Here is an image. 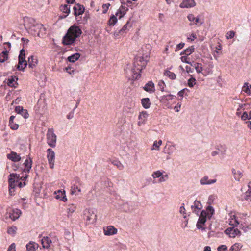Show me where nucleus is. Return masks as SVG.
I'll return each mask as SVG.
<instances>
[{
  "label": "nucleus",
  "instance_id": "1",
  "mask_svg": "<svg viewBox=\"0 0 251 251\" xmlns=\"http://www.w3.org/2000/svg\"><path fill=\"white\" fill-rule=\"evenodd\" d=\"M24 22L25 28L31 35L41 37L46 34V28L43 25L36 23L33 18L25 17L24 18Z\"/></svg>",
  "mask_w": 251,
  "mask_h": 251
},
{
  "label": "nucleus",
  "instance_id": "2",
  "mask_svg": "<svg viewBox=\"0 0 251 251\" xmlns=\"http://www.w3.org/2000/svg\"><path fill=\"white\" fill-rule=\"evenodd\" d=\"M82 33V30L79 27L74 25L68 29L67 33L64 36L62 44L64 45H72Z\"/></svg>",
  "mask_w": 251,
  "mask_h": 251
},
{
  "label": "nucleus",
  "instance_id": "3",
  "mask_svg": "<svg viewBox=\"0 0 251 251\" xmlns=\"http://www.w3.org/2000/svg\"><path fill=\"white\" fill-rule=\"evenodd\" d=\"M147 56L146 58L139 56L135 58L134 62V66L131 70V73L133 75V79H138L141 76V71L144 69L147 64Z\"/></svg>",
  "mask_w": 251,
  "mask_h": 251
},
{
  "label": "nucleus",
  "instance_id": "4",
  "mask_svg": "<svg viewBox=\"0 0 251 251\" xmlns=\"http://www.w3.org/2000/svg\"><path fill=\"white\" fill-rule=\"evenodd\" d=\"M84 219L88 224L94 223L97 219V215L94 210L91 209H86L84 213Z\"/></svg>",
  "mask_w": 251,
  "mask_h": 251
},
{
  "label": "nucleus",
  "instance_id": "5",
  "mask_svg": "<svg viewBox=\"0 0 251 251\" xmlns=\"http://www.w3.org/2000/svg\"><path fill=\"white\" fill-rule=\"evenodd\" d=\"M21 179L22 177L19 175L16 174H11L9 175V178L8 179L9 182V194L12 195V190L14 189L17 185L16 182H17V179Z\"/></svg>",
  "mask_w": 251,
  "mask_h": 251
},
{
  "label": "nucleus",
  "instance_id": "6",
  "mask_svg": "<svg viewBox=\"0 0 251 251\" xmlns=\"http://www.w3.org/2000/svg\"><path fill=\"white\" fill-rule=\"evenodd\" d=\"M47 140L48 144L50 147H55L56 143V136L54 133L52 128L49 129L47 133Z\"/></svg>",
  "mask_w": 251,
  "mask_h": 251
},
{
  "label": "nucleus",
  "instance_id": "7",
  "mask_svg": "<svg viewBox=\"0 0 251 251\" xmlns=\"http://www.w3.org/2000/svg\"><path fill=\"white\" fill-rule=\"evenodd\" d=\"M208 214L206 213V211L205 210H202L199 215V217L198 219V221L197 222L196 226L198 229L204 230L205 228L203 227L201 225H204L207 218H208Z\"/></svg>",
  "mask_w": 251,
  "mask_h": 251
},
{
  "label": "nucleus",
  "instance_id": "8",
  "mask_svg": "<svg viewBox=\"0 0 251 251\" xmlns=\"http://www.w3.org/2000/svg\"><path fill=\"white\" fill-rule=\"evenodd\" d=\"M48 153L47 158L50 165V167L51 169L54 168V160H55V152L50 148L47 150Z\"/></svg>",
  "mask_w": 251,
  "mask_h": 251
},
{
  "label": "nucleus",
  "instance_id": "9",
  "mask_svg": "<svg viewBox=\"0 0 251 251\" xmlns=\"http://www.w3.org/2000/svg\"><path fill=\"white\" fill-rule=\"evenodd\" d=\"M132 26V24L130 22H127L123 27L118 31L114 32V36L115 37H118L120 35H123L127 31L129 30V28Z\"/></svg>",
  "mask_w": 251,
  "mask_h": 251
},
{
  "label": "nucleus",
  "instance_id": "10",
  "mask_svg": "<svg viewBox=\"0 0 251 251\" xmlns=\"http://www.w3.org/2000/svg\"><path fill=\"white\" fill-rule=\"evenodd\" d=\"M225 232L231 238H234L236 236L241 234L240 231L237 228H235L234 227L226 229Z\"/></svg>",
  "mask_w": 251,
  "mask_h": 251
},
{
  "label": "nucleus",
  "instance_id": "11",
  "mask_svg": "<svg viewBox=\"0 0 251 251\" xmlns=\"http://www.w3.org/2000/svg\"><path fill=\"white\" fill-rule=\"evenodd\" d=\"M27 66V62L25 60V57L19 56V62L17 68L20 71H24Z\"/></svg>",
  "mask_w": 251,
  "mask_h": 251
},
{
  "label": "nucleus",
  "instance_id": "12",
  "mask_svg": "<svg viewBox=\"0 0 251 251\" xmlns=\"http://www.w3.org/2000/svg\"><path fill=\"white\" fill-rule=\"evenodd\" d=\"M103 231L104 234L107 236L113 235L117 233V229L112 226L103 227Z\"/></svg>",
  "mask_w": 251,
  "mask_h": 251
},
{
  "label": "nucleus",
  "instance_id": "13",
  "mask_svg": "<svg viewBox=\"0 0 251 251\" xmlns=\"http://www.w3.org/2000/svg\"><path fill=\"white\" fill-rule=\"evenodd\" d=\"M148 117V114L146 111H142L140 113L138 116L139 121L138 122V126H141L145 124L147 119Z\"/></svg>",
  "mask_w": 251,
  "mask_h": 251
},
{
  "label": "nucleus",
  "instance_id": "14",
  "mask_svg": "<svg viewBox=\"0 0 251 251\" xmlns=\"http://www.w3.org/2000/svg\"><path fill=\"white\" fill-rule=\"evenodd\" d=\"M38 60L36 56H30L28 58L27 65L30 68L33 69L38 64Z\"/></svg>",
  "mask_w": 251,
  "mask_h": 251
},
{
  "label": "nucleus",
  "instance_id": "15",
  "mask_svg": "<svg viewBox=\"0 0 251 251\" xmlns=\"http://www.w3.org/2000/svg\"><path fill=\"white\" fill-rule=\"evenodd\" d=\"M84 7L80 4H77L73 7L74 15L75 16L82 15L84 13Z\"/></svg>",
  "mask_w": 251,
  "mask_h": 251
},
{
  "label": "nucleus",
  "instance_id": "16",
  "mask_svg": "<svg viewBox=\"0 0 251 251\" xmlns=\"http://www.w3.org/2000/svg\"><path fill=\"white\" fill-rule=\"evenodd\" d=\"M196 5V3L194 0H183L182 3L180 4L181 8H191L194 7Z\"/></svg>",
  "mask_w": 251,
  "mask_h": 251
},
{
  "label": "nucleus",
  "instance_id": "17",
  "mask_svg": "<svg viewBox=\"0 0 251 251\" xmlns=\"http://www.w3.org/2000/svg\"><path fill=\"white\" fill-rule=\"evenodd\" d=\"M9 218H10L13 221H15L17 219L21 214L20 210L18 209H15L12 210V212H9L7 213Z\"/></svg>",
  "mask_w": 251,
  "mask_h": 251
},
{
  "label": "nucleus",
  "instance_id": "18",
  "mask_svg": "<svg viewBox=\"0 0 251 251\" xmlns=\"http://www.w3.org/2000/svg\"><path fill=\"white\" fill-rule=\"evenodd\" d=\"M60 9L63 13L66 14V15L60 16V18H65L70 12V6L67 4L62 5L60 7Z\"/></svg>",
  "mask_w": 251,
  "mask_h": 251
},
{
  "label": "nucleus",
  "instance_id": "19",
  "mask_svg": "<svg viewBox=\"0 0 251 251\" xmlns=\"http://www.w3.org/2000/svg\"><path fill=\"white\" fill-rule=\"evenodd\" d=\"M7 157L9 160H12L13 162H18L21 160V157L20 155L18 154L16 152L11 151V152L7 155Z\"/></svg>",
  "mask_w": 251,
  "mask_h": 251
},
{
  "label": "nucleus",
  "instance_id": "20",
  "mask_svg": "<svg viewBox=\"0 0 251 251\" xmlns=\"http://www.w3.org/2000/svg\"><path fill=\"white\" fill-rule=\"evenodd\" d=\"M143 89L146 92L153 93L155 91L154 83L151 81H149L145 84Z\"/></svg>",
  "mask_w": 251,
  "mask_h": 251
},
{
  "label": "nucleus",
  "instance_id": "21",
  "mask_svg": "<svg viewBox=\"0 0 251 251\" xmlns=\"http://www.w3.org/2000/svg\"><path fill=\"white\" fill-rule=\"evenodd\" d=\"M216 181V179L209 180L208 176H204L200 179V183L202 185H210L215 183Z\"/></svg>",
  "mask_w": 251,
  "mask_h": 251
},
{
  "label": "nucleus",
  "instance_id": "22",
  "mask_svg": "<svg viewBox=\"0 0 251 251\" xmlns=\"http://www.w3.org/2000/svg\"><path fill=\"white\" fill-rule=\"evenodd\" d=\"M24 165L25 166V169L24 170V172H29L32 167V158L30 157H29L28 159H26L24 163Z\"/></svg>",
  "mask_w": 251,
  "mask_h": 251
},
{
  "label": "nucleus",
  "instance_id": "23",
  "mask_svg": "<svg viewBox=\"0 0 251 251\" xmlns=\"http://www.w3.org/2000/svg\"><path fill=\"white\" fill-rule=\"evenodd\" d=\"M18 78L16 76H11L7 80V84L8 86L11 87L16 88L17 85V80Z\"/></svg>",
  "mask_w": 251,
  "mask_h": 251
},
{
  "label": "nucleus",
  "instance_id": "24",
  "mask_svg": "<svg viewBox=\"0 0 251 251\" xmlns=\"http://www.w3.org/2000/svg\"><path fill=\"white\" fill-rule=\"evenodd\" d=\"M128 10V9L127 6L121 5L116 13V15L117 16L118 14H120L121 15L119 17V18L120 19L125 15Z\"/></svg>",
  "mask_w": 251,
  "mask_h": 251
},
{
  "label": "nucleus",
  "instance_id": "25",
  "mask_svg": "<svg viewBox=\"0 0 251 251\" xmlns=\"http://www.w3.org/2000/svg\"><path fill=\"white\" fill-rule=\"evenodd\" d=\"M229 215L230 216L229 222V224L230 225L233 226H236L240 224L238 218L234 214L233 215L231 213H230Z\"/></svg>",
  "mask_w": 251,
  "mask_h": 251
},
{
  "label": "nucleus",
  "instance_id": "26",
  "mask_svg": "<svg viewBox=\"0 0 251 251\" xmlns=\"http://www.w3.org/2000/svg\"><path fill=\"white\" fill-rule=\"evenodd\" d=\"M232 172L235 180L239 181L243 176V173L239 170H236L235 169H233Z\"/></svg>",
  "mask_w": 251,
  "mask_h": 251
},
{
  "label": "nucleus",
  "instance_id": "27",
  "mask_svg": "<svg viewBox=\"0 0 251 251\" xmlns=\"http://www.w3.org/2000/svg\"><path fill=\"white\" fill-rule=\"evenodd\" d=\"M51 243V240L48 237H44L41 239V243L43 248L48 249L50 246V244Z\"/></svg>",
  "mask_w": 251,
  "mask_h": 251
},
{
  "label": "nucleus",
  "instance_id": "28",
  "mask_svg": "<svg viewBox=\"0 0 251 251\" xmlns=\"http://www.w3.org/2000/svg\"><path fill=\"white\" fill-rule=\"evenodd\" d=\"M191 66H192L193 68H195L196 69V72L198 73H201L203 70V68L202 67V64L201 63H199L197 62H195L194 61L191 62V63L190 64Z\"/></svg>",
  "mask_w": 251,
  "mask_h": 251
},
{
  "label": "nucleus",
  "instance_id": "29",
  "mask_svg": "<svg viewBox=\"0 0 251 251\" xmlns=\"http://www.w3.org/2000/svg\"><path fill=\"white\" fill-rule=\"evenodd\" d=\"M80 54L79 53H75L67 58V60L70 62L74 63L75 61L79 59Z\"/></svg>",
  "mask_w": 251,
  "mask_h": 251
},
{
  "label": "nucleus",
  "instance_id": "30",
  "mask_svg": "<svg viewBox=\"0 0 251 251\" xmlns=\"http://www.w3.org/2000/svg\"><path fill=\"white\" fill-rule=\"evenodd\" d=\"M79 186L78 185L73 184L71 188V194L77 195L78 193L81 192V189L79 187Z\"/></svg>",
  "mask_w": 251,
  "mask_h": 251
},
{
  "label": "nucleus",
  "instance_id": "31",
  "mask_svg": "<svg viewBox=\"0 0 251 251\" xmlns=\"http://www.w3.org/2000/svg\"><path fill=\"white\" fill-rule=\"evenodd\" d=\"M141 103L143 107L145 109H148L151 104L150 99L148 98H143L141 100Z\"/></svg>",
  "mask_w": 251,
  "mask_h": 251
},
{
  "label": "nucleus",
  "instance_id": "32",
  "mask_svg": "<svg viewBox=\"0 0 251 251\" xmlns=\"http://www.w3.org/2000/svg\"><path fill=\"white\" fill-rule=\"evenodd\" d=\"M14 116H11L9 118V126H10V128L13 130H16L18 128L19 125L17 124L13 123V120H14L15 118Z\"/></svg>",
  "mask_w": 251,
  "mask_h": 251
},
{
  "label": "nucleus",
  "instance_id": "33",
  "mask_svg": "<svg viewBox=\"0 0 251 251\" xmlns=\"http://www.w3.org/2000/svg\"><path fill=\"white\" fill-rule=\"evenodd\" d=\"M8 51L5 48V50L0 54V62H4L8 58Z\"/></svg>",
  "mask_w": 251,
  "mask_h": 251
},
{
  "label": "nucleus",
  "instance_id": "34",
  "mask_svg": "<svg viewBox=\"0 0 251 251\" xmlns=\"http://www.w3.org/2000/svg\"><path fill=\"white\" fill-rule=\"evenodd\" d=\"M205 211H206L208 214V219H210L215 212L214 208L211 205H208Z\"/></svg>",
  "mask_w": 251,
  "mask_h": 251
},
{
  "label": "nucleus",
  "instance_id": "35",
  "mask_svg": "<svg viewBox=\"0 0 251 251\" xmlns=\"http://www.w3.org/2000/svg\"><path fill=\"white\" fill-rule=\"evenodd\" d=\"M248 190L246 192L244 195V198L247 201H251V184L250 183L248 185Z\"/></svg>",
  "mask_w": 251,
  "mask_h": 251
},
{
  "label": "nucleus",
  "instance_id": "36",
  "mask_svg": "<svg viewBox=\"0 0 251 251\" xmlns=\"http://www.w3.org/2000/svg\"><path fill=\"white\" fill-rule=\"evenodd\" d=\"M195 50V48L194 46H191L189 48L186 49L183 51V53H184L186 55H189L191 54Z\"/></svg>",
  "mask_w": 251,
  "mask_h": 251
},
{
  "label": "nucleus",
  "instance_id": "37",
  "mask_svg": "<svg viewBox=\"0 0 251 251\" xmlns=\"http://www.w3.org/2000/svg\"><path fill=\"white\" fill-rule=\"evenodd\" d=\"M164 74L165 75L168 76L169 78L172 80L175 79L176 78V75L174 73L168 70H166L164 72Z\"/></svg>",
  "mask_w": 251,
  "mask_h": 251
},
{
  "label": "nucleus",
  "instance_id": "38",
  "mask_svg": "<svg viewBox=\"0 0 251 251\" xmlns=\"http://www.w3.org/2000/svg\"><path fill=\"white\" fill-rule=\"evenodd\" d=\"M117 22V18L116 15H113L111 16L108 21V24L110 26H113Z\"/></svg>",
  "mask_w": 251,
  "mask_h": 251
},
{
  "label": "nucleus",
  "instance_id": "39",
  "mask_svg": "<svg viewBox=\"0 0 251 251\" xmlns=\"http://www.w3.org/2000/svg\"><path fill=\"white\" fill-rule=\"evenodd\" d=\"M202 206L200 201L195 200L194 202L193 205L191 206V209H193V208L196 209H202Z\"/></svg>",
  "mask_w": 251,
  "mask_h": 251
},
{
  "label": "nucleus",
  "instance_id": "40",
  "mask_svg": "<svg viewBox=\"0 0 251 251\" xmlns=\"http://www.w3.org/2000/svg\"><path fill=\"white\" fill-rule=\"evenodd\" d=\"M26 249L28 251H35L36 250V247L35 243L30 242L29 243H28L26 246Z\"/></svg>",
  "mask_w": 251,
  "mask_h": 251
},
{
  "label": "nucleus",
  "instance_id": "41",
  "mask_svg": "<svg viewBox=\"0 0 251 251\" xmlns=\"http://www.w3.org/2000/svg\"><path fill=\"white\" fill-rule=\"evenodd\" d=\"M76 209V206L74 204H70L68 205V207L67 208L68 214V215L70 214H72Z\"/></svg>",
  "mask_w": 251,
  "mask_h": 251
},
{
  "label": "nucleus",
  "instance_id": "42",
  "mask_svg": "<svg viewBox=\"0 0 251 251\" xmlns=\"http://www.w3.org/2000/svg\"><path fill=\"white\" fill-rule=\"evenodd\" d=\"M242 91L245 92L248 95H250L251 94V91L249 89V83L248 82H245L244 84L242 87Z\"/></svg>",
  "mask_w": 251,
  "mask_h": 251
},
{
  "label": "nucleus",
  "instance_id": "43",
  "mask_svg": "<svg viewBox=\"0 0 251 251\" xmlns=\"http://www.w3.org/2000/svg\"><path fill=\"white\" fill-rule=\"evenodd\" d=\"M196 83V80L193 76H192L188 81V85L190 87H193Z\"/></svg>",
  "mask_w": 251,
  "mask_h": 251
},
{
  "label": "nucleus",
  "instance_id": "44",
  "mask_svg": "<svg viewBox=\"0 0 251 251\" xmlns=\"http://www.w3.org/2000/svg\"><path fill=\"white\" fill-rule=\"evenodd\" d=\"M58 193L59 194H61V196H62V198L60 199L61 200H62L64 202H65L66 201H67V198L65 195V191H61V190H58Z\"/></svg>",
  "mask_w": 251,
  "mask_h": 251
},
{
  "label": "nucleus",
  "instance_id": "45",
  "mask_svg": "<svg viewBox=\"0 0 251 251\" xmlns=\"http://www.w3.org/2000/svg\"><path fill=\"white\" fill-rule=\"evenodd\" d=\"M112 164L116 166L120 170H122L124 168L123 164L119 161H114L112 162Z\"/></svg>",
  "mask_w": 251,
  "mask_h": 251
},
{
  "label": "nucleus",
  "instance_id": "46",
  "mask_svg": "<svg viewBox=\"0 0 251 251\" xmlns=\"http://www.w3.org/2000/svg\"><path fill=\"white\" fill-rule=\"evenodd\" d=\"M162 176V173L160 171H157L153 172L152 174V176L154 178L160 177Z\"/></svg>",
  "mask_w": 251,
  "mask_h": 251
},
{
  "label": "nucleus",
  "instance_id": "47",
  "mask_svg": "<svg viewBox=\"0 0 251 251\" xmlns=\"http://www.w3.org/2000/svg\"><path fill=\"white\" fill-rule=\"evenodd\" d=\"M195 21V23H194V24H195V25H197L198 24L199 25H202L204 23L203 20H200L198 17H196ZM193 25V24H192V23L190 24V25Z\"/></svg>",
  "mask_w": 251,
  "mask_h": 251
},
{
  "label": "nucleus",
  "instance_id": "48",
  "mask_svg": "<svg viewBox=\"0 0 251 251\" xmlns=\"http://www.w3.org/2000/svg\"><path fill=\"white\" fill-rule=\"evenodd\" d=\"M17 228L15 226H12L7 230V233L9 234H14L16 233Z\"/></svg>",
  "mask_w": 251,
  "mask_h": 251
},
{
  "label": "nucleus",
  "instance_id": "49",
  "mask_svg": "<svg viewBox=\"0 0 251 251\" xmlns=\"http://www.w3.org/2000/svg\"><path fill=\"white\" fill-rule=\"evenodd\" d=\"M25 119H26L29 117V114L26 109H23L21 113H20Z\"/></svg>",
  "mask_w": 251,
  "mask_h": 251
},
{
  "label": "nucleus",
  "instance_id": "50",
  "mask_svg": "<svg viewBox=\"0 0 251 251\" xmlns=\"http://www.w3.org/2000/svg\"><path fill=\"white\" fill-rule=\"evenodd\" d=\"M218 251H228L227 247L225 245H221L217 248Z\"/></svg>",
  "mask_w": 251,
  "mask_h": 251
},
{
  "label": "nucleus",
  "instance_id": "51",
  "mask_svg": "<svg viewBox=\"0 0 251 251\" xmlns=\"http://www.w3.org/2000/svg\"><path fill=\"white\" fill-rule=\"evenodd\" d=\"M158 85L160 90L163 92L164 91V87L166 86L165 82L163 80H161L158 82Z\"/></svg>",
  "mask_w": 251,
  "mask_h": 251
},
{
  "label": "nucleus",
  "instance_id": "52",
  "mask_svg": "<svg viewBox=\"0 0 251 251\" xmlns=\"http://www.w3.org/2000/svg\"><path fill=\"white\" fill-rule=\"evenodd\" d=\"M110 6V3H106V4H103L102 6L103 8V11L102 13L103 14H105L107 13L108 9Z\"/></svg>",
  "mask_w": 251,
  "mask_h": 251
},
{
  "label": "nucleus",
  "instance_id": "53",
  "mask_svg": "<svg viewBox=\"0 0 251 251\" xmlns=\"http://www.w3.org/2000/svg\"><path fill=\"white\" fill-rule=\"evenodd\" d=\"M185 45V43L181 42L180 43L177 45L176 48L175 50L176 52L178 51L180 49L183 48Z\"/></svg>",
  "mask_w": 251,
  "mask_h": 251
},
{
  "label": "nucleus",
  "instance_id": "54",
  "mask_svg": "<svg viewBox=\"0 0 251 251\" xmlns=\"http://www.w3.org/2000/svg\"><path fill=\"white\" fill-rule=\"evenodd\" d=\"M235 33L233 31H230L229 32H228L226 34V38L227 39H232L235 36Z\"/></svg>",
  "mask_w": 251,
  "mask_h": 251
},
{
  "label": "nucleus",
  "instance_id": "55",
  "mask_svg": "<svg viewBox=\"0 0 251 251\" xmlns=\"http://www.w3.org/2000/svg\"><path fill=\"white\" fill-rule=\"evenodd\" d=\"M73 182H74V184H75L78 185H81L82 184L80 179L78 177H75L73 180Z\"/></svg>",
  "mask_w": 251,
  "mask_h": 251
},
{
  "label": "nucleus",
  "instance_id": "56",
  "mask_svg": "<svg viewBox=\"0 0 251 251\" xmlns=\"http://www.w3.org/2000/svg\"><path fill=\"white\" fill-rule=\"evenodd\" d=\"M168 179V175L162 176L159 179V182L161 183V182H164Z\"/></svg>",
  "mask_w": 251,
  "mask_h": 251
},
{
  "label": "nucleus",
  "instance_id": "57",
  "mask_svg": "<svg viewBox=\"0 0 251 251\" xmlns=\"http://www.w3.org/2000/svg\"><path fill=\"white\" fill-rule=\"evenodd\" d=\"M241 119L244 121L249 119V114L248 115L247 112H244L241 116Z\"/></svg>",
  "mask_w": 251,
  "mask_h": 251
},
{
  "label": "nucleus",
  "instance_id": "58",
  "mask_svg": "<svg viewBox=\"0 0 251 251\" xmlns=\"http://www.w3.org/2000/svg\"><path fill=\"white\" fill-rule=\"evenodd\" d=\"M161 144H162L161 140H159L158 142L157 141H155L153 143V146L155 147V148L158 149L159 148V146L161 145Z\"/></svg>",
  "mask_w": 251,
  "mask_h": 251
},
{
  "label": "nucleus",
  "instance_id": "59",
  "mask_svg": "<svg viewBox=\"0 0 251 251\" xmlns=\"http://www.w3.org/2000/svg\"><path fill=\"white\" fill-rule=\"evenodd\" d=\"M23 109L24 108L22 106H17L15 107V111L17 114H20V113H21V112Z\"/></svg>",
  "mask_w": 251,
  "mask_h": 251
},
{
  "label": "nucleus",
  "instance_id": "60",
  "mask_svg": "<svg viewBox=\"0 0 251 251\" xmlns=\"http://www.w3.org/2000/svg\"><path fill=\"white\" fill-rule=\"evenodd\" d=\"M180 59L182 62L186 63L187 64H190V63H191V62L189 61L188 60V58L186 56H182Z\"/></svg>",
  "mask_w": 251,
  "mask_h": 251
},
{
  "label": "nucleus",
  "instance_id": "61",
  "mask_svg": "<svg viewBox=\"0 0 251 251\" xmlns=\"http://www.w3.org/2000/svg\"><path fill=\"white\" fill-rule=\"evenodd\" d=\"M15 247L16 246L14 243L11 244L8 247L7 251H16Z\"/></svg>",
  "mask_w": 251,
  "mask_h": 251
},
{
  "label": "nucleus",
  "instance_id": "62",
  "mask_svg": "<svg viewBox=\"0 0 251 251\" xmlns=\"http://www.w3.org/2000/svg\"><path fill=\"white\" fill-rule=\"evenodd\" d=\"M187 18L188 20L191 22H194L195 20L196 17L192 14H190L188 15Z\"/></svg>",
  "mask_w": 251,
  "mask_h": 251
},
{
  "label": "nucleus",
  "instance_id": "63",
  "mask_svg": "<svg viewBox=\"0 0 251 251\" xmlns=\"http://www.w3.org/2000/svg\"><path fill=\"white\" fill-rule=\"evenodd\" d=\"M186 71L188 73H192L194 72V68L190 66H186L185 67Z\"/></svg>",
  "mask_w": 251,
  "mask_h": 251
},
{
  "label": "nucleus",
  "instance_id": "64",
  "mask_svg": "<svg viewBox=\"0 0 251 251\" xmlns=\"http://www.w3.org/2000/svg\"><path fill=\"white\" fill-rule=\"evenodd\" d=\"M74 109L72 111H71L67 115V118L68 119H71L74 117Z\"/></svg>",
  "mask_w": 251,
  "mask_h": 251
}]
</instances>
